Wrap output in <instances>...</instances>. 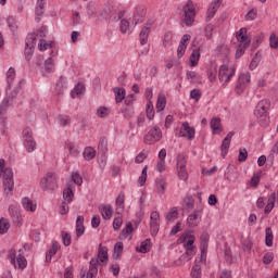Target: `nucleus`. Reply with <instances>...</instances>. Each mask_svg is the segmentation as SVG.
Returning <instances> with one entry per match:
<instances>
[{
  "label": "nucleus",
  "instance_id": "37998d69",
  "mask_svg": "<svg viewBox=\"0 0 278 278\" xmlns=\"http://www.w3.org/2000/svg\"><path fill=\"white\" fill-rule=\"evenodd\" d=\"M54 46L53 41L47 42L45 39H39L38 49L39 51H47V49H53Z\"/></svg>",
  "mask_w": 278,
  "mask_h": 278
},
{
  "label": "nucleus",
  "instance_id": "f257e3e1",
  "mask_svg": "<svg viewBox=\"0 0 278 278\" xmlns=\"http://www.w3.org/2000/svg\"><path fill=\"white\" fill-rule=\"evenodd\" d=\"M16 77L15 71H8L7 72V81H8V88H7V97L3 98L2 102L0 103V118H8L5 114H8V110H10L12 102L16 97H18V92L21 90V86L25 84V80H20L14 87L13 81Z\"/></svg>",
  "mask_w": 278,
  "mask_h": 278
},
{
  "label": "nucleus",
  "instance_id": "338daca9",
  "mask_svg": "<svg viewBox=\"0 0 278 278\" xmlns=\"http://www.w3.org/2000/svg\"><path fill=\"white\" fill-rule=\"evenodd\" d=\"M269 46L271 49H278L277 34L273 33L269 37Z\"/></svg>",
  "mask_w": 278,
  "mask_h": 278
},
{
  "label": "nucleus",
  "instance_id": "a18cd8bd",
  "mask_svg": "<svg viewBox=\"0 0 278 278\" xmlns=\"http://www.w3.org/2000/svg\"><path fill=\"white\" fill-rule=\"evenodd\" d=\"M146 114H147V118H149V121H153V118H155V110L153 109L152 101H148Z\"/></svg>",
  "mask_w": 278,
  "mask_h": 278
},
{
  "label": "nucleus",
  "instance_id": "603ef678",
  "mask_svg": "<svg viewBox=\"0 0 278 278\" xmlns=\"http://www.w3.org/2000/svg\"><path fill=\"white\" fill-rule=\"evenodd\" d=\"M261 179H262V173L254 174L250 180V185L252 186V188H257V186H260Z\"/></svg>",
  "mask_w": 278,
  "mask_h": 278
},
{
  "label": "nucleus",
  "instance_id": "c756f323",
  "mask_svg": "<svg viewBox=\"0 0 278 278\" xmlns=\"http://www.w3.org/2000/svg\"><path fill=\"white\" fill-rule=\"evenodd\" d=\"M210 125H211V129H212L214 135H218L223 131V125L220 124V118L213 117L211 119Z\"/></svg>",
  "mask_w": 278,
  "mask_h": 278
},
{
  "label": "nucleus",
  "instance_id": "a19ab883",
  "mask_svg": "<svg viewBox=\"0 0 278 278\" xmlns=\"http://www.w3.org/2000/svg\"><path fill=\"white\" fill-rule=\"evenodd\" d=\"M179 216V210L177 207H173L169 210V212L167 213L166 215V219L169 222V223H175V220H177Z\"/></svg>",
  "mask_w": 278,
  "mask_h": 278
},
{
  "label": "nucleus",
  "instance_id": "69168bd1",
  "mask_svg": "<svg viewBox=\"0 0 278 278\" xmlns=\"http://www.w3.org/2000/svg\"><path fill=\"white\" fill-rule=\"evenodd\" d=\"M192 278H201V265L195 264L191 269Z\"/></svg>",
  "mask_w": 278,
  "mask_h": 278
},
{
  "label": "nucleus",
  "instance_id": "0eeeda50",
  "mask_svg": "<svg viewBox=\"0 0 278 278\" xmlns=\"http://www.w3.org/2000/svg\"><path fill=\"white\" fill-rule=\"evenodd\" d=\"M125 16V11H116L114 10V7L108 5L104 7L103 10L99 13V17L102 18L103 21H121Z\"/></svg>",
  "mask_w": 278,
  "mask_h": 278
},
{
  "label": "nucleus",
  "instance_id": "0e129e2a",
  "mask_svg": "<svg viewBox=\"0 0 278 278\" xmlns=\"http://www.w3.org/2000/svg\"><path fill=\"white\" fill-rule=\"evenodd\" d=\"M61 236H62V242L64 247H71V242H72L71 233L63 231Z\"/></svg>",
  "mask_w": 278,
  "mask_h": 278
},
{
  "label": "nucleus",
  "instance_id": "4be33fe9",
  "mask_svg": "<svg viewBox=\"0 0 278 278\" xmlns=\"http://www.w3.org/2000/svg\"><path fill=\"white\" fill-rule=\"evenodd\" d=\"M63 199L66 203H73V199H75V185H66L63 190Z\"/></svg>",
  "mask_w": 278,
  "mask_h": 278
},
{
  "label": "nucleus",
  "instance_id": "cd10ccee",
  "mask_svg": "<svg viewBox=\"0 0 278 278\" xmlns=\"http://www.w3.org/2000/svg\"><path fill=\"white\" fill-rule=\"evenodd\" d=\"M113 94L115 97V103H123L125 97H127V91L123 87L113 88Z\"/></svg>",
  "mask_w": 278,
  "mask_h": 278
},
{
  "label": "nucleus",
  "instance_id": "f03ea898",
  "mask_svg": "<svg viewBox=\"0 0 278 278\" xmlns=\"http://www.w3.org/2000/svg\"><path fill=\"white\" fill-rule=\"evenodd\" d=\"M109 255H108V248L103 247V245H99V250H98V258H91L89 262V270L86 273H84L81 275V278L86 277V278H97V275H99V262H101V264L103 266L108 265L109 262Z\"/></svg>",
  "mask_w": 278,
  "mask_h": 278
},
{
  "label": "nucleus",
  "instance_id": "ddd939ff",
  "mask_svg": "<svg viewBox=\"0 0 278 278\" xmlns=\"http://www.w3.org/2000/svg\"><path fill=\"white\" fill-rule=\"evenodd\" d=\"M202 214H203V206L195 207L193 213H191L187 217V225H188V227H199V223H201Z\"/></svg>",
  "mask_w": 278,
  "mask_h": 278
},
{
  "label": "nucleus",
  "instance_id": "72a5a7b5",
  "mask_svg": "<svg viewBox=\"0 0 278 278\" xmlns=\"http://www.w3.org/2000/svg\"><path fill=\"white\" fill-rule=\"evenodd\" d=\"M138 253H149L151 251V239H146L140 243V247L136 249Z\"/></svg>",
  "mask_w": 278,
  "mask_h": 278
},
{
  "label": "nucleus",
  "instance_id": "ea45409f",
  "mask_svg": "<svg viewBox=\"0 0 278 278\" xmlns=\"http://www.w3.org/2000/svg\"><path fill=\"white\" fill-rule=\"evenodd\" d=\"M67 151L70 155H72V157H77L79 153H81L79 147L75 146V143L72 142L67 143Z\"/></svg>",
  "mask_w": 278,
  "mask_h": 278
},
{
  "label": "nucleus",
  "instance_id": "f8f14e48",
  "mask_svg": "<svg viewBox=\"0 0 278 278\" xmlns=\"http://www.w3.org/2000/svg\"><path fill=\"white\" fill-rule=\"evenodd\" d=\"M249 84H251V74L249 72L241 73L239 75L238 84L236 86L237 94H242Z\"/></svg>",
  "mask_w": 278,
  "mask_h": 278
},
{
  "label": "nucleus",
  "instance_id": "412c9836",
  "mask_svg": "<svg viewBox=\"0 0 278 278\" xmlns=\"http://www.w3.org/2000/svg\"><path fill=\"white\" fill-rule=\"evenodd\" d=\"M233 138V131L227 134L222 143V157H227L229 153V147H231V139Z\"/></svg>",
  "mask_w": 278,
  "mask_h": 278
},
{
  "label": "nucleus",
  "instance_id": "e433bc0d",
  "mask_svg": "<svg viewBox=\"0 0 278 278\" xmlns=\"http://www.w3.org/2000/svg\"><path fill=\"white\" fill-rule=\"evenodd\" d=\"M166 108V96L164 93H160L156 101V110L157 112H164Z\"/></svg>",
  "mask_w": 278,
  "mask_h": 278
},
{
  "label": "nucleus",
  "instance_id": "5701e85b",
  "mask_svg": "<svg viewBox=\"0 0 278 278\" xmlns=\"http://www.w3.org/2000/svg\"><path fill=\"white\" fill-rule=\"evenodd\" d=\"M220 3H223V0H213L206 15V21H212L214 16H216V12H218V8H220Z\"/></svg>",
  "mask_w": 278,
  "mask_h": 278
},
{
  "label": "nucleus",
  "instance_id": "4c0bfd02",
  "mask_svg": "<svg viewBox=\"0 0 278 278\" xmlns=\"http://www.w3.org/2000/svg\"><path fill=\"white\" fill-rule=\"evenodd\" d=\"M116 211L124 212L125 210V194L119 193L115 200Z\"/></svg>",
  "mask_w": 278,
  "mask_h": 278
},
{
  "label": "nucleus",
  "instance_id": "774afa93",
  "mask_svg": "<svg viewBox=\"0 0 278 278\" xmlns=\"http://www.w3.org/2000/svg\"><path fill=\"white\" fill-rule=\"evenodd\" d=\"M244 18H245V21H255V18H257V10L256 9L250 10L245 14Z\"/></svg>",
  "mask_w": 278,
  "mask_h": 278
},
{
  "label": "nucleus",
  "instance_id": "6e6552de",
  "mask_svg": "<svg viewBox=\"0 0 278 278\" xmlns=\"http://www.w3.org/2000/svg\"><path fill=\"white\" fill-rule=\"evenodd\" d=\"M39 186L45 191L55 190L58 188V177L54 173L49 172L41 178Z\"/></svg>",
  "mask_w": 278,
  "mask_h": 278
},
{
  "label": "nucleus",
  "instance_id": "a211bd4d",
  "mask_svg": "<svg viewBox=\"0 0 278 278\" xmlns=\"http://www.w3.org/2000/svg\"><path fill=\"white\" fill-rule=\"evenodd\" d=\"M208 242H210V235L207 232H203L200 237V251H201L202 260L207 255Z\"/></svg>",
  "mask_w": 278,
  "mask_h": 278
},
{
  "label": "nucleus",
  "instance_id": "2eb2a0df",
  "mask_svg": "<svg viewBox=\"0 0 278 278\" xmlns=\"http://www.w3.org/2000/svg\"><path fill=\"white\" fill-rule=\"evenodd\" d=\"M103 220H111L114 216V208L111 204H100L98 207Z\"/></svg>",
  "mask_w": 278,
  "mask_h": 278
},
{
  "label": "nucleus",
  "instance_id": "c85d7f7f",
  "mask_svg": "<svg viewBox=\"0 0 278 278\" xmlns=\"http://www.w3.org/2000/svg\"><path fill=\"white\" fill-rule=\"evenodd\" d=\"M188 168V155L179 153L176 157V169Z\"/></svg>",
  "mask_w": 278,
  "mask_h": 278
},
{
  "label": "nucleus",
  "instance_id": "1a4fd4ad",
  "mask_svg": "<svg viewBox=\"0 0 278 278\" xmlns=\"http://www.w3.org/2000/svg\"><path fill=\"white\" fill-rule=\"evenodd\" d=\"M162 140V129L157 126H153L149 129V131L143 137V142L146 144H155V142H160Z\"/></svg>",
  "mask_w": 278,
  "mask_h": 278
},
{
  "label": "nucleus",
  "instance_id": "393cba45",
  "mask_svg": "<svg viewBox=\"0 0 278 278\" xmlns=\"http://www.w3.org/2000/svg\"><path fill=\"white\" fill-rule=\"evenodd\" d=\"M21 203L22 207L26 212H36V210L38 208V204H36V202H34V200L29 199L28 197L23 198Z\"/></svg>",
  "mask_w": 278,
  "mask_h": 278
},
{
  "label": "nucleus",
  "instance_id": "c9c22d12",
  "mask_svg": "<svg viewBox=\"0 0 278 278\" xmlns=\"http://www.w3.org/2000/svg\"><path fill=\"white\" fill-rule=\"evenodd\" d=\"M59 250H60V243H58V241H53L52 247L50 248V250L46 254V260L48 262H51V257L53 255H55V253H58Z\"/></svg>",
  "mask_w": 278,
  "mask_h": 278
},
{
  "label": "nucleus",
  "instance_id": "c03bdc74",
  "mask_svg": "<svg viewBox=\"0 0 278 278\" xmlns=\"http://www.w3.org/2000/svg\"><path fill=\"white\" fill-rule=\"evenodd\" d=\"M155 186L156 192H159V194H164V190H166V180L163 178H156Z\"/></svg>",
  "mask_w": 278,
  "mask_h": 278
},
{
  "label": "nucleus",
  "instance_id": "9b49d317",
  "mask_svg": "<svg viewBox=\"0 0 278 278\" xmlns=\"http://www.w3.org/2000/svg\"><path fill=\"white\" fill-rule=\"evenodd\" d=\"M184 14H185V24L192 25L194 23V16L197 15V11L194 9V4H192V0H189L184 5Z\"/></svg>",
  "mask_w": 278,
  "mask_h": 278
},
{
  "label": "nucleus",
  "instance_id": "9d476101",
  "mask_svg": "<svg viewBox=\"0 0 278 278\" xmlns=\"http://www.w3.org/2000/svg\"><path fill=\"white\" fill-rule=\"evenodd\" d=\"M25 46L26 48L24 51V55L27 62H29V60H31V58L34 56V48L36 47V33H31L26 37Z\"/></svg>",
  "mask_w": 278,
  "mask_h": 278
},
{
  "label": "nucleus",
  "instance_id": "473e14b6",
  "mask_svg": "<svg viewBox=\"0 0 278 278\" xmlns=\"http://www.w3.org/2000/svg\"><path fill=\"white\" fill-rule=\"evenodd\" d=\"M187 79L190 84H203V78L194 71L187 72Z\"/></svg>",
  "mask_w": 278,
  "mask_h": 278
},
{
  "label": "nucleus",
  "instance_id": "58836bf2",
  "mask_svg": "<svg viewBox=\"0 0 278 278\" xmlns=\"http://www.w3.org/2000/svg\"><path fill=\"white\" fill-rule=\"evenodd\" d=\"M275 239V236L273 235V228L267 227L265 229V244L266 247H273V240Z\"/></svg>",
  "mask_w": 278,
  "mask_h": 278
},
{
  "label": "nucleus",
  "instance_id": "e2e57ef3",
  "mask_svg": "<svg viewBox=\"0 0 278 278\" xmlns=\"http://www.w3.org/2000/svg\"><path fill=\"white\" fill-rule=\"evenodd\" d=\"M147 170H149V166L146 165L141 172L139 179H138L139 186H144V184H147Z\"/></svg>",
  "mask_w": 278,
  "mask_h": 278
},
{
  "label": "nucleus",
  "instance_id": "a878e982",
  "mask_svg": "<svg viewBox=\"0 0 278 278\" xmlns=\"http://www.w3.org/2000/svg\"><path fill=\"white\" fill-rule=\"evenodd\" d=\"M190 38H192L190 35L182 36L180 43L178 46V49H177L178 58H184V55L186 54V49L188 48V45H186V42H188L190 40Z\"/></svg>",
  "mask_w": 278,
  "mask_h": 278
},
{
  "label": "nucleus",
  "instance_id": "79ce46f5",
  "mask_svg": "<svg viewBox=\"0 0 278 278\" xmlns=\"http://www.w3.org/2000/svg\"><path fill=\"white\" fill-rule=\"evenodd\" d=\"M200 58H201V52L197 49L193 50L189 59L190 66H197V64H199Z\"/></svg>",
  "mask_w": 278,
  "mask_h": 278
},
{
  "label": "nucleus",
  "instance_id": "20e7f679",
  "mask_svg": "<svg viewBox=\"0 0 278 278\" xmlns=\"http://www.w3.org/2000/svg\"><path fill=\"white\" fill-rule=\"evenodd\" d=\"M194 240H197V238L194 237V232L190 230L185 231L178 239V242H180V244H184L186 253L189 257H193V255L197 254Z\"/></svg>",
  "mask_w": 278,
  "mask_h": 278
},
{
  "label": "nucleus",
  "instance_id": "bb28decb",
  "mask_svg": "<svg viewBox=\"0 0 278 278\" xmlns=\"http://www.w3.org/2000/svg\"><path fill=\"white\" fill-rule=\"evenodd\" d=\"M83 94H86V86L83 83H78L71 91V97L72 99H79Z\"/></svg>",
  "mask_w": 278,
  "mask_h": 278
},
{
  "label": "nucleus",
  "instance_id": "09e8293b",
  "mask_svg": "<svg viewBox=\"0 0 278 278\" xmlns=\"http://www.w3.org/2000/svg\"><path fill=\"white\" fill-rule=\"evenodd\" d=\"M176 173H177V177H178V179H180V181H188V177H189L188 167L178 168V169H176Z\"/></svg>",
  "mask_w": 278,
  "mask_h": 278
},
{
  "label": "nucleus",
  "instance_id": "39448f33",
  "mask_svg": "<svg viewBox=\"0 0 278 278\" xmlns=\"http://www.w3.org/2000/svg\"><path fill=\"white\" fill-rule=\"evenodd\" d=\"M8 258L14 268H18L20 270H25L27 268V258L23 255V250H9Z\"/></svg>",
  "mask_w": 278,
  "mask_h": 278
},
{
  "label": "nucleus",
  "instance_id": "7ed1b4c3",
  "mask_svg": "<svg viewBox=\"0 0 278 278\" xmlns=\"http://www.w3.org/2000/svg\"><path fill=\"white\" fill-rule=\"evenodd\" d=\"M0 177L3 181L5 197H11L14 190V172L12 167L5 166V160L0 159Z\"/></svg>",
  "mask_w": 278,
  "mask_h": 278
},
{
  "label": "nucleus",
  "instance_id": "b1692460",
  "mask_svg": "<svg viewBox=\"0 0 278 278\" xmlns=\"http://www.w3.org/2000/svg\"><path fill=\"white\" fill-rule=\"evenodd\" d=\"M151 34V23H147L140 34H139V40H140V45L144 46L147 45L148 40H149V35Z\"/></svg>",
  "mask_w": 278,
  "mask_h": 278
},
{
  "label": "nucleus",
  "instance_id": "dca6fc26",
  "mask_svg": "<svg viewBox=\"0 0 278 278\" xmlns=\"http://www.w3.org/2000/svg\"><path fill=\"white\" fill-rule=\"evenodd\" d=\"M9 214H10L14 225H17V226L23 225V217H21V211H18V207H16L14 205H10Z\"/></svg>",
  "mask_w": 278,
  "mask_h": 278
},
{
  "label": "nucleus",
  "instance_id": "de8ad7c7",
  "mask_svg": "<svg viewBox=\"0 0 278 278\" xmlns=\"http://www.w3.org/2000/svg\"><path fill=\"white\" fill-rule=\"evenodd\" d=\"M10 230V222H8L7 218L1 217L0 218V233L3 236L4 233H8Z\"/></svg>",
  "mask_w": 278,
  "mask_h": 278
},
{
  "label": "nucleus",
  "instance_id": "5fc2aeb1",
  "mask_svg": "<svg viewBox=\"0 0 278 278\" xmlns=\"http://www.w3.org/2000/svg\"><path fill=\"white\" fill-rule=\"evenodd\" d=\"M262 59V52L257 51L255 54V58L250 63V68L254 71V68H257V64H260V60Z\"/></svg>",
  "mask_w": 278,
  "mask_h": 278
},
{
  "label": "nucleus",
  "instance_id": "f704fd0d",
  "mask_svg": "<svg viewBox=\"0 0 278 278\" xmlns=\"http://www.w3.org/2000/svg\"><path fill=\"white\" fill-rule=\"evenodd\" d=\"M23 142L27 153H34L36 151V140L34 138L23 139Z\"/></svg>",
  "mask_w": 278,
  "mask_h": 278
},
{
  "label": "nucleus",
  "instance_id": "aec40b11",
  "mask_svg": "<svg viewBox=\"0 0 278 278\" xmlns=\"http://www.w3.org/2000/svg\"><path fill=\"white\" fill-rule=\"evenodd\" d=\"M66 90H68V80H66V77L61 76L56 81L55 94L60 97V94H64Z\"/></svg>",
  "mask_w": 278,
  "mask_h": 278
},
{
  "label": "nucleus",
  "instance_id": "4468645a",
  "mask_svg": "<svg viewBox=\"0 0 278 278\" xmlns=\"http://www.w3.org/2000/svg\"><path fill=\"white\" fill-rule=\"evenodd\" d=\"M194 127H190L188 122H184L180 127L179 137L187 138V140H194Z\"/></svg>",
  "mask_w": 278,
  "mask_h": 278
},
{
  "label": "nucleus",
  "instance_id": "4d7b16f0",
  "mask_svg": "<svg viewBox=\"0 0 278 278\" xmlns=\"http://www.w3.org/2000/svg\"><path fill=\"white\" fill-rule=\"evenodd\" d=\"M72 180L74 181V184H76V186H81V184H84V178L81 177V175H79V172L72 173Z\"/></svg>",
  "mask_w": 278,
  "mask_h": 278
},
{
  "label": "nucleus",
  "instance_id": "864d4df0",
  "mask_svg": "<svg viewBox=\"0 0 278 278\" xmlns=\"http://www.w3.org/2000/svg\"><path fill=\"white\" fill-rule=\"evenodd\" d=\"M22 138L23 140H29L34 138V131L31 130V127H25L22 131Z\"/></svg>",
  "mask_w": 278,
  "mask_h": 278
},
{
  "label": "nucleus",
  "instance_id": "052dcab7",
  "mask_svg": "<svg viewBox=\"0 0 278 278\" xmlns=\"http://www.w3.org/2000/svg\"><path fill=\"white\" fill-rule=\"evenodd\" d=\"M237 40L242 45V47H249L251 45V37H249V35L237 37Z\"/></svg>",
  "mask_w": 278,
  "mask_h": 278
},
{
  "label": "nucleus",
  "instance_id": "6e6d98bb",
  "mask_svg": "<svg viewBox=\"0 0 278 278\" xmlns=\"http://www.w3.org/2000/svg\"><path fill=\"white\" fill-rule=\"evenodd\" d=\"M99 151L102 153H108V139L105 137H102L98 144Z\"/></svg>",
  "mask_w": 278,
  "mask_h": 278
},
{
  "label": "nucleus",
  "instance_id": "2f4dec72",
  "mask_svg": "<svg viewBox=\"0 0 278 278\" xmlns=\"http://www.w3.org/2000/svg\"><path fill=\"white\" fill-rule=\"evenodd\" d=\"M84 160H87V162H90V160H94L97 157V150L92 147L85 148L83 152Z\"/></svg>",
  "mask_w": 278,
  "mask_h": 278
},
{
  "label": "nucleus",
  "instance_id": "13d9d810",
  "mask_svg": "<svg viewBox=\"0 0 278 278\" xmlns=\"http://www.w3.org/2000/svg\"><path fill=\"white\" fill-rule=\"evenodd\" d=\"M0 131L3 136L8 134V117H0Z\"/></svg>",
  "mask_w": 278,
  "mask_h": 278
},
{
  "label": "nucleus",
  "instance_id": "f3484780",
  "mask_svg": "<svg viewBox=\"0 0 278 278\" xmlns=\"http://www.w3.org/2000/svg\"><path fill=\"white\" fill-rule=\"evenodd\" d=\"M147 16V8L146 7H137L134 11L132 24L137 25L138 23H142V18Z\"/></svg>",
  "mask_w": 278,
  "mask_h": 278
},
{
  "label": "nucleus",
  "instance_id": "680f3d73",
  "mask_svg": "<svg viewBox=\"0 0 278 278\" xmlns=\"http://www.w3.org/2000/svg\"><path fill=\"white\" fill-rule=\"evenodd\" d=\"M123 227V216L118 215L113 219V229L118 231Z\"/></svg>",
  "mask_w": 278,
  "mask_h": 278
},
{
  "label": "nucleus",
  "instance_id": "8fccbe9b",
  "mask_svg": "<svg viewBox=\"0 0 278 278\" xmlns=\"http://www.w3.org/2000/svg\"><path fill=\"white\" fill-rule=\"evenodd\" d=\"M47 2L45 0H37L36 14L37 16H42L45 14V5Z\"/></svg>",
  "mask_w": 278,
  "mask_h": 278
},
{
  "label": "nucleus",
  "instance_id": "bf43d9fd",
  "mask_svg": "<svg viewBox=\"0 0 278 278\" xmlns=\"http://www.w3.org/2000/svg\"><path fill=\"white\" fill-rule=\"evenodd\" d=\"M119 29L122 34H129V21L123 18L121 21Z\"/></svg>",
  "mask_w": 278,
  "mask_h": 278
},
{
  "label": "nucleus",
  "instance_id": "3c124183",
  "mask_svg": "<svg viewBox=\"0 0 278 278\" xmlns=\"http://www.w3.org/2000/svg\"><path fill=\"white\" fill-rule=\"evenodd\" d=\"M97 116L99 118H106V116H110V109H108V106H100L97 110Z\"/></svg>",
  "mask_w": 278,
  "mask_h": 278
},
{
  "label": "nucleus",
  "instance_id": "423d86ee",
  "mask_svg": "<svg viewBox=\"0 0 278 278\" xmlns=\"http://www.w3.org/2000/svg\"><path fill=\"white\" fill-rule=\"evenodd\" d=\"M270 108V102L268 100H261L255 110H254V116L257 118V121L261 123V125H264V123L268 122V109Z\"/></svg>",
  "mask_w": 278,
  "mask_h": 278
},
{
  "label": "nucleus",
  "instance_id": "49530a36",
  "mask_svg": "<svg viewBox=\"0 0 278 278\" xmlns=\"http://www.w3.org/2000/svg\"><path fill=\"white\" fill-rule=\"evenodd\" d=\"M123 242H117L114 245V253H113V257L114 260H121V255H123Z\"/></svg>",
  "mask_w": 278,
  "mask_h": 278
},
{
  "label": "nucleus",
  "instance_id": "7c9ffc66",
  "mask_svg": "<svg viewBox=\"0 0 278 278\" xmlns=\"http://www.w3.org/2000/svg\"><path fill=\"white\" fill-rule=\"evenodd\" d=\"M236 75V72L233 71H219L218 76H219V81L222 84H227Z\"/></svg>",
  "mask_w": 278,
  "mask_h": 278
},
{
  "label": "nucleus",
  "instance_id": "6ab92c4d",
  "mask_svg": "<svg viewBox=\"0 0 278 278\" xmlns=\"http://www.w3.org/2000/svg\"><path fill=\"white\" fill-rule=\"evenodd\" d=\"M119 237L122 240H131V238H134V224H131V222L126 223V226L122 229Z\"/></svg>",
  "mask_w": 278,
  "mask_h": 278
}]
</instances>
